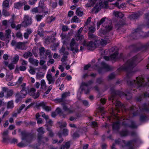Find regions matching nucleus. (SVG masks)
<instances>
[{"label":"nucleus","instance_id":"16","mask_svg":"<svg viewBox=\"0 0 149 149\" xmlns=\"http://www.w3.org/2000/svg\"><path fill=\"white\" fill-rule=\"evenodd\" d=\"M118 53L116 51L113 54H111L110 56H105L104 57V58L107 61H116V59L118 58Z\"/></svg>","mask_w":149,"mask_h":149},{"label":"nucleus","instance_id":"59","mask_svg":"<svg viewBox=\"0 0 149 149\" xmlns=\"http://www.w3.org/2000/svg\"><path fill=\"white\" fill-rule=\"evenodd\" d=\"M52 40H51L50 37H47L45 39V42L47 44H49L52 42Z\"/></svg>","mask_w":149,"mask_h":149},{"label":"nucleus","instance_id":"29","mask_svg":"<svg viewBox=\"0 0 149 149\" xmlns=\"http://www.w3.org/2000/svg\"><path fill=\"white\" fill-rule=\"evenodd\" d=\"M83 29L82 27L80 28L78 31V34L76 37V39L77 40H81L83 38V35L80 36L81 32L82 31Z\"/></svg>","mask_w":149,"mask_h":149},{"label":"nucleus","instance_id":"28","mask_svg":"<svg viewBox=\"0 0 149 149\" xmlns=\"http://www.w3.org/2000/svg\"><path fill=\"white\" fill-rule=\"evenodd\" d=\"M101 64L102 67L106 70L107 71H110L112 69L111 67L106 64L104 62H102Z\"/></svg>","mask_w":149,"mask_h":149},{"label":"nucleus","instance_id":"15","mask_svg":"<svg viewBox=\"0 0 149 149\" xmlns=\"http://www.w3.org/2000/svg\"><path fill=\"white\" fill-rule=\"evenodd\" d=\"M26 95V91H25V92L21 91L20 93H17L15 95V97H16L15 102L18 103L20 100V99L24 98Z\"/></svg>","mask_w":149,"mask_h":149},{"label":"nucleus","instance_id":"54","mask_svg":"<svg viewBox=\"0 0 149 149\" xmlns=\"http://www.w3.org/2000/svg\"><path fill=\"white\" fill-rule=\"evenodd\" d=\"M46 86V84L44 80L42 79L41 81V88L43 89Z\"/></svg>","mask_w":149,"mask_h":149},{"label":"nucleus","instance_id":"10","mask_svg":"<svg viewBox=\"0 0 149 149\" xmlns=\"http://www.w3.org/2000/svg\"><path fill=\"white\" fill-rule=\"evenodd\" d=\"M142 33L141 29L140 28H137L134 30V32L130 36V38L131 39H137L141 35Z\"/></svg>","mask_w":149,"mask_h":149},{"label":"nucleus","instance_id":"62","mask_svg":"<svg viewBox=\"0 0 149 149\" xmlns=\"http://www.w3.org/2000/svg\"><path fill=\"white\" fill-rule=\"evenodd\" d=\"M91 19V17H88V18L87 19L86 21L85 22V24L84 25V27H86V26L90 22Z\"/></svg>","mask_w":149,"mask_h":149},{"label":"nucleus","instance_id":"21","mask_svg":"<svg viewBox=\"0 0 149 149\" xmlns=\"http://www.w3.org/2000/svg\"><path fill=\"white\" fill-rule=\"evenodd\" d=\"M26 4L25 1H20L19 2L15 3L14 4V8L18 9H20L21 7Z\"/></svg>","mask_w":149,"mask_h":149},{"label":"nucleus","instance_id":"43","mask_svg":"<svg viewBox=\"0 0 149 149\" xmlns=\"http://www.w3.org/2000/svg\"><path fill=\"white\" fill-rule=\"evenodd\" d=\"M65 48L63 46L61 49L59 50L60 53H62L64 54L68 55V52L65 51Z\"/></svg>","mask_w":149,"mask_h":149},{"label":"nucleus","instance_id":"20","mask_svg":"<svg viewBox=\"0 0 149 149\" xmlns=\"http://www.w3.org/2000/svg\"><path fill=\"white\" fill-rule=\"evenodd\" d=\"M46 78L48 81L49 84H54L55 81V78L54 76H52V73H47L46 76Z\"/></svg>","mask_w":149,"mask_h":149},{"label":"nucleus","instance_id":"2","mask_svg":"<svg viewBox=\"0 0 149 149\" xmlns=\"http://www.w3.org/2000/svg\"><path fill=\"white\" fill-rule=\"evenodd\" d=\"M111 96L109 98L110 100H111L113 103L115 105L116 107L121 108L123 110L128 112L130 114H132L133 116H135L137 114V109L134 106L130 107L129 109H127L125 106L121 103L118 99L119 97L125 96L127 100H129L132 98V96L130 94V92H128L126 94L123 92L118 91L116 90L114 87L110 88Z\"/></svg>","mask_w":149,"mask_h":149},{"label":"nucleus","instance_id":"30","mask_svg":"<svg viewBox=\"0 0 149 149\" xmlns=\"http://www.w3.org/2000/svg\"><path fill=\"white\" fill-rule=\"evenodd\" d=\"M25 46V43L21 42H17L16 45V48L22 49H24Z\"/></svg>","mask_w":149,"mask_h":149},{"label":"nucleus","instance_id":"3","mask_svg":"<svg viewBox=\"0 0 149 149\" xmlns=\"http://www.w3.org/2000/svg\"><path fill=\"white\" fill-rule=\"evenodd\" d=\"M96 43H94L92 41L87 42L86 40H84L82 44L84 46L87 47L88 49L91 50L93 49H95L96 47V46L98 45L100 43L102 45H104L109 43V41L104 39H102L101 40H96Z\"/></svg>","mask_w":149,"mask_h":149},{"label":"nucleus","instance_id":"58","mask_svg":"<svg viewBox=\"0 0 149 149\" xmlns=\"http://www.w3.org/2000/svg\"><path fill=\"white\" fill-rule=\"evenodd\" d=\"M56 111L58 114H59L60 115H61L62 114H63V113L62 112V111L61 110V109L59 107H58L57 108L56 110Z\"/></svg>","mask_w":149,"mask_h":149},{"label":"nucleus","instance_id":"61","mask_svg":"<svg viewBox=\"0 0 149 149\" xmlns=\"http://www.w3.org/2000/svg\"><path fill=\"white\" fill-rule=\"evenodd\" d=\"M89 29V32H91V33H93L95 31V29L91 26V27H90L88 28Z\"/></svg>","mask_w":149,"mask_h":149},{"label":"nucleus","instance_id":"42","mask_svg":"<svg viewBox=\"0 0 149 149\" xmlns=\"http://www.w3.org/2000/svg\"><path fill=\"white\" fill-rule=\"evenodd\" d=\"M7 9H3L2 13L3 15L5 16H8L10 15L9 13L7 10Z\"/></svg>","mask_w":149,"mask_h":149},{"label":"nucleus","instance_id":"27","mask_svg":"<svg viewBox=\"0 0 149 149\" xmlns=\"http://www.w3.org/2000/svg\"><path fill=\"white\" fill-rule=\"evenodd\" d=\"M88 38L90 39H93L95 40L94 43H96V40H98L97 37L95 34H93V33L91 32H88Z\"/></svg>","mask_w":149,"mask_h":149},{"label":"nucleus","instance_id":"53","mask_svg":"<svg viewBox=\"0 0 149 149\" xmlns=\"http://www.w3.org/2000/svg\"><path fill=\"white\" fill-rule=\"evenodd\" d=\"M116 76V74L114 73H112L108 76V79L111 80L114 78Z\"/></svg>","mask_w":149,"mask_h":149},{"label":"nucleus","instance_id":"23","mask_svg":"<svg viewBox=\"0 0 149 149\" xmlns=\"http://www.w3.org/2000/svg\"><path fill=\"white\" fill-rule=\"evenodd\" d=\"M15 15L13 14L11 18L8 21V22L10 24L11 27L14 29L16 27L15 24L14 23V19Z\"/></svg>","mask_w":149,"mask_h":149},{"label":"nucleus","instance_id":"33","mask_svg":"<svg viewBox=\"0 0 149 149\" xmlns=\"http://www.w3.org/2000/svg\"><path fill=\"white\" fill-rule=\"evenodd\" d=\"M142 110L147 112L149 111V104H143Z\"/></svg>","mask_w":149,"mask_h":149},{"label":"nucleus","instance_id":"26","mask_svg":"<svg viewBox=\"0 0 149 149\" xmlns=\"http://www.w3.org/2000/svg\"><path fill=\"white\" fill-rule=\"evenodd\" d=\"M37 131L38 132V138H41L42 136V134H43L45 131L44 130V128L42 127H41L39 128L37 130Z\"/></svg>","mask_w":149,"mask_h":149},{"label":"nucleus","instance_id":"4","mask_svg":"<svg viewBox=\"0 0 149 149\" xmlns=\"http://www.w3.org/2000/svg\"><path fill=\"white\" fill-rule=\"evenodd\" d=\"M101 24L108 30H111L112 29L113 27L111 26V21L106 17L102 18L100 21L97 22V25L98 28L100 27Z\"/></svg>","mask_w":149,"mask_h":149},{"label":"nucleus","instance_id":"48","mask_svg":"<svg viewBox=\"0 0 149 149\" xmlns=\"http://www.w3.org/2000/svg\"><path fill=\"white\" fill-rule=\"evenodd\" d=\"M19 57L17 55H16L13 59L12 63L14 64H16L19 60Z\"/></svg>","mask_w":149,"mask_h":149},{"label":"nucleus","instance_id":"18","mask_svg":"<svg viewBox=\"0 0 149 149\" xmlns=\"http://www.w3.org/2000/svg\"><path fill=\"white\" fill-rule=\"evenodd\" d=\"M32 23L31 19L29 15H25L24 17V21L22 22V23L23 24H25V25H24V27L30 25Z\"/></svg>","mask_w":149,"mask_h":149},{"label":"nucleus","instance_id":"24","mask_svg":"<svg viewBox=\"0 0 149 149\" xmlns=\"http://www.w3.org/2000/svg\"><path fill=\"white\" fill-rule=\"evenodd\" d=\"M37 139L38 143L40 144L42 143L44 144L48 141V139L47 137H43V136H42L39 139L38 137V138Z\"/></svg>","mask_w":149,"mask_h":149},{"label":"nucleus","instance_id":"45","mask_svg":"<svg viewBox=\"0 0 149 149\" xmlns=\"http://www.w3.org/2000/svg\"><path fill=\"white\" fill-rule=\"evenodd\" d=\"M56 18L55 17H53L52 16L51 17H49L47 18V21L48 23H50L54 21Z\"/></svg>","mask_w":149,"mask_h":149},{"label":"nucleus","instance_id":"64","mask_svg":"<svg viewBox=\"0 0 149 149\" xmlns=\"http://www.w3.org/2000/svg\"><path fill=\"white\" fill-rule=\"evenodd\" d=\"M103 82V80L102 78H99L97 79L96 82L98 84H101Z\"/></svg>","mask_w":149,"mask_h":149},{"label":"nucleus","instance_id":"13","mask_svg":"<svg viewBox=\"0 0 149 149\" xmlns=\"http://www.w3.org/2000/svg\"><path fill=\"white\" fill-rule=\"evenodd\" d=\"M129 120L127 119H125V118L124 122H123L122 125L126 127H130L131 128H136L137 127L138 125H137L135 122L133 121H131V125H129L128 124Z\"/></svg>","mask_w":149,"mask_h":149},{"label":"nucleus","instance_id":"38","mask_svg":"<svg viewBox=\"0 0 149 149\" xmlns=\"http://www.w3.org/2000/svg\"><path fill=\"white\" fill-rule=\"evenodd\" d=\"M76 13V15L80 17H81L83 15V12L81 10L80 8H79L77 9Z\"/></svg>","mask_w":149,"mask_h":149},{"label":"nucleus","instance_id":"46","mask_svg":"<svg viewBox=\"0 0 149 149\" xmlns=\"http://www.w3.org/2000/svg\"><path fill=\"white\" fill-rule=\"evenodd\" d=\"M110 31V30H108V29H107L106 28H105L104 29H101L100 31V32L101 34L105 35L108 32H109Z\"/></svg>","mask_w":149,"mask_h":149},{"label":"nucleus","instance_id":"44","mask_svg":"<svg viewBox=\"0 0 149 149\" xmlns=\"http://www.w3.org/2000/svg\"><path fill=\"white\" fill-rule=\"evenodd\" d=\"M147 117L146 116L141 115L140 118V120L141 122H146L147 120Z\"/></svg>","mask_w":149,"mask_h":149},{"label":"nucleus","instance_id":"41","mask_svg":"<svg viewBox=\"0 0 149 149\" xmlns=\"http://www.w3.org/2000/svg\"><path fill=\"white\" fill-rule=\"evenodd\" d=\"M44 76V73L42 72H40L36 73V77L38 79L42 78Z\"/></svg>","mask_w":149,"mask_h":149},{"label":"nucleus","instance_id":"5","mask_svg":"<svg viewBox=\"0 0 149 149\" xmlns=\"http://www.w3.org/2000/svg\"><path fill=\"white\" fill-rule=\"evenodd\" d=\"M131 135L133 136L137 137L136 133L134 131H132L130 133ZM139 138L136 137V138L133 140L127 142L126 145V147L127 149H134L133 146H134L136 144L139 143Z\"/></svg>","mask_w":149,"mask_h":149},{"label":"nucleus","instance_id":"63","mask_svg":"<svg viewBox=\"0 0 149 149\" xmlns=\"http://www.w3.org/2000/svg\"><path fill=\"white\" fill-rule=\"evenodd\" d=\"M13 63H12L8 65V67L10 70L13 69L14 68V65Z\"/></svg>","mask_w":149,"mask_h":149},{"label":"nucleus","instance_id":"57","mask_svg":"<svg viewBox=\"0 0 149 149\" xmlns=\"http://www.w3.org/2000/svg\"><path fill=\"white\" fill-rule=\"evenodd\" d=\"M45 57H43V58H46L47 56H50V54L51 53V52L50 51V50L47 49L46 51H45Z\"/></svg>","mask_w":149,"mask_h":149},{"label":"nucleus","instance_id":"35","mask_svg":"<svg viewBox=\"0 0 149 149\" xmlns=\"http://www.w3.org/2000/svg\"><path fill=\"white\" fill-rule=\"evenodd\" d=\"M32 54L30 52L28 51L25 52L23 55V57L25 58H27L29 57L32 56Z\"/></svg>","mask_w":149,"mask_h":149},{"label":"nucleus","instance_id":"49","mask_svg":"<svg viewBox=\"0 0 149 149\" xmlns=\"http://www.w3.org/2000/svg\"><path fill=\"white\" fill-rule=\"evenodd\" d=\"M72 138L73 139L76 138H78L79 136V132L78 131L75 132L74 133L72 136Z\"/></svg>","mask_w":149,"mask_h":149},{"label":"nucleus","instance_id":"39","mask_svg":"<svg viewBox=\"0 0 149 149\" xmlns=\"http://www.w3.org/2000/svg\"><path fill=\"white\" fill-rule=\"evenodd\" d=\"M114 14L115 16L117 17H119L120 18L123 17L124 16V15L122 13L119 12H114Z\"/></svg>","mask_w":149,"mask_h":149},{"label":"nucleus","instance_id":"1","mask_svg":"<svg viewBox=\"0 0 149 149\" xmlns=\"http://www.w3.org/2000/svg\"><path fill=\"white\" fill-rule=\"evenodd\" d=\"M139 58V55H137L127 60V62L120 68L121 70L127 72L126 78L127 84L137 88L145 86H149V78L137 77H136V80L129 79L134 74L135 71H133V69L140 61Z\"/></svg>","mask_w":149,"mask_h":149},{"label":"nucleus","instance_id":"51","mask_svg":"<svg viewBox=\"0 0 149 149\" xmlns=\"http://www.w3.org/2000/svg\"><path fill=\"white\" fill-rule=\"evenodd\" d=\"M13 107V101H10L8 102L7 106L8 108H12Z\"/></svg>","mask_w":149,"mask_h":149},{"label":"nucleus","instance_id":"7","mask_svg":"<svg viewBox=\"0 0 149 149\" xmlns=\"http://www.w3.org/2000/svg\"><path fill=\"white\" fill-rule=\"evenodd\" d=\"M22 140H25L28 143H31L33 139V135L25 131H22L21 132Z\"/></svg>","mask_w":149,"mask_h":149},{"label":"nucleus","instance_id":"25","mask_svg":"<svg viewBox=\"0 0 149 149\" xmlns=\"http://www.w3.org/2000/svg\"><path fill=\"white\" fill-rule=\"evenodd\" d=\"M29 62L31 64L36 66L38 65L39 61L38 60L34 59L33 58H29Z\"/></svg>","mask_w":149,"mask_h":149},{"label":"nucleus","instance_id":"37","mask_svg":"<svg viewBox=\"0 0 149 149\" xmlns=\"http://www.w3.org/2000/svg\"><path fill=\"white\" fill-rule=\"evenodd\" d=\"M95 3V1L93 0H89L88 3L86 4V6L87 7H91Z\"/></svg>","mask_w":149,"mask_h":149},{"label":"nucleus","instance_id":"19","mask_svg":"<svg viewBox=\"0 0 149 149\" xmlns=\"http://www.w3.org/2000/svg\"><path fill=\"white\" fill-rule=\"evenodd\" d=\"M11 31L10 29H8L6 31V33L4 34V36L5 38V40L7 43H8L11 38V36L10 35Z\"/></svg>","mask_w":149,"mask_h":149},{"label":"nucleus","instance_id":"50","mask_svg":"<svg viewBox=\"0 0 149 149\" xmlns=\"http://www.w3.org/2000/svg\"><path fill=\"white\" fill-rule=\"evenodd\" d=\"M43 17L42 15H37L35 16V18L38 22L40 21Z\"/></svg>","mask_w":149,"mask_h":149},{"label":"nucleus","instance_id":"60","mask_svg":"<svg viewBox=\"0 0 149 149\" xmlns=\"http://www.w3.org/2000/svg\"><path fill=\"white\" fill-rule=\"evenodd\" d=\"M124 24L123 22L118 23L116 24V27L117 28V29H118L120 27Z\"/></svg>","mask_w":149,"mask_h":149},{"label":"nucleus","instance_id":"22","mask_svg":"<svg viewBox=\"0 0 149 149\" xmlns=\"http://www.w3.org/2000/svg\"><path fill=\"white\" fill-rule=\"evenodd\" d=\"M71 141L63 142L61 146L60 149H69L70 147Z\"/></svg>","mask_w":149,"mask_h":149},{"label":"nucleus","instance_id":"47","mask_svg":"<svg viewBox=\"0 0 149 149\" xmlns=\"http://www.w3.org/2000/svg\"><path fill=\"white\" fill-rule=\"evenodd\" d=\"M13 75L10 74H7L6 76V80L7 81H10L13 79Z\"/></svg>","mask_w":149,"mask_h":149},{"label":"nucleus","instance_id":"52","mask_svg":"<svg viewBox=\"0 0 149 149\" xmlns=\"http://www.w3.org/2000/svg\"><path fill=\"white\" fill-rule=\"evenodd\" d=\"M42 30L43 29L41 28H40L38 29L37 31L38 34L39 35L40 37L43 36V34L42 33Z\"/></svg>","mask_w":149,"mask_h":149},{"label":"nucleus","instance_id":"12","mask_svg":"<svg viewBox=\"0 0 149 149\" xmlns=\"http://www.w3.org/2000/svg\"><path fill=\"white\" fill-rule=\"evenodd\" d=\"M45 0H41L40 1L39 3L38 8L40 9V12H43L45 14H47L48 13V10L45 11L46 7L44 3Z\"/></svg>","mask_w":149,"mask_h":149},{"label":"nucleus","instance_id":"11","mask_svg":"<svg viewBox=\"0 0 149 149\" xmlns=\"http://www.w3.org/2000/svg\"><path fill=\"white\" fill-rule=\"evenodd\" d=\"M78 46V45L76 44L75 40L73 38L72 39L70 43V50L72 52L74 51L75 52H78L79 51Z\"/></svg>","mask_w":149,"mask_h":149},{"label":"nucleus","instance_id":"40","mask_svg":"<svg viewBox=\"0 0 149 149\" xmlns=\"http://www.w3.org/2000/svg\"><path fill=\"white\" fill-rule=\"evenodd\" d=\"M31 11L33 14L34 13H41L42 12H40V9L38 8V7H36L33 8L31 10Z\"/></svg>","mask_w":149,"mask_h":149},{"label":"nucleus","instance_id":"32","mask_svg":"<svg viewBox=\"0 0 149 149\" xmlns=\"http://www.w3.org/2000/svg\"><path fill=\"white\" fill-rule=\"evenodd\" d=\"M3 9H8L9 7V2L6 0L4 1L2 4Z\"/></svg>","mask_w":149,"mask_h":149},{"label":"nucleus","instance_id":"36","mask_svg":"<svg viewBox=\"0 0 149 149\" xmlns=\"http://www.w3.org/2000/svg\"><path fill=\"white\" fill-rule=\"evenodd\" d=\"M40 55L41 56H43L44 53L46 51L45 49L43 47H41L39 49Z\"/></svg>","mask_w":149,"mask_h":149},{"label":"nucleus","instance_id":"34","mask_svg":"<svg viewBox=\"0 0 149 149\" xmlns=\"http://www.w3.org/2000/svg\"><path fill=\"white\" fill-rule=\"evenodd\" d=\"M128 131L126 129L123 130L120 132V134L122 136H125L127 135Z\"/></svg>","mask_w":149,"mask_h":149},{"label":"nucleus","instance_id":"8","mask_svg":"<svg viewBox=\"0 0 149 149\" xmlns=\"http://www.w3.org/2000/svg\"><path fill=\"white\" fill-rule=\"evenodd\" d=\"M108 1H106L104 2H102L100 0L98 3H97L94 7V8L97 10L96 11V13H97L99 10L101 8L106 9L108 8Z\"/></svg>","mask_w":149,"mask_h":149},{"label":"nucleus","instance_id":"55","mask_svg":"<svg viewBox=\"0 0 149 149\" xmlns=\"http://www.w3.org/2000/svg\"><path fill=\"white\" fill-rule=\"evenodd\" d=\"M79 22V18L77 17L76 16H75L73 17L71 21V22Z\"/></svg>","mask_w":149,"mask_h":149},{"label":"nucleus","instance_id":"31","mask_svg":"<svg viewBox=\"0 0 149 149\" xmlns=\"http://www.w3.org/2000/svg\"><path fill=\"white\" fill-rule=\"evenodd\" d=\"M61 105H62L63 109L65 111H67L68 113H70L73 112V111L71 110L70 108L68 107L65 104L62 103Z\"/></svg>","mask_w":149,"mask_h":149},{"label":"nucleus","instance_id":"14","mask_svg":"<svg viewBox=\"0 0 149 149\" xmlns=\"http://www.w3.org/2000/svg\"><path fill=\"white\" fill-rule=\"evenodd\" d=\"M143 13L141 11H138L136 13H133L131 15H129L128 17L131 20H136L140 16L142 15Z\"/></svg>","mask_w":149,"mask_h":149},{"label":"nucleus","instance_id":"6","mask_svg":"<svg viewBox=\"0 0 149 149\" xmlns=\"http://www.w3.org/2000/svg\"><path fill=\"white\" fill-rule=\"evenodd\" d=\"M113 115L115 118H116L118 120V121L114 122L113 124V130L118 131L120 127V124L121 123H122L123 122H124L125 118H119L118 116L115 114L113 112L112 114Z\"/></svg>","mask_w":149,"mask_h":149},{"label":"nucleus","instance_id":"17","mask_svg":"<svg viewBox=\"0 0 149 149\" xmlns=\"http://www.w3.org/2000/svg\"><path fill=\"white\" fill-rule=\"evenodd\" d=\"M70 93L69 92H65L63 93L61 95V97L60 98H56V100L57 102H64L65 100V99L67 96L69 95Z\"/></svg>","mask_w":149,"mask_h":149},{"label":"nucleus","instance_id":"56","mask_svg":"<svg viewBox=\"0 0 149 149\" xmlns=\"http://www.w3.org/2000/svg\"><path fill=\"white\" fill-rule=\"evenodd\" d=\"M25 105L24 104H22L20 107L18 109H17V113L18 114L20 113L21 111L25 107Z\"/></svg>","mask_w":149,"mask_h":149},{"label":"nucleus","instance_id":"9","mask_svg":"<svg viewBox=\"0 0 149 149\" xmlns=\"http://www.w3.org/2000/svg\"><path fill=\"white\" fill-rule=\"evenodd\" d=\"M130 48L133 49V51L134 52L140 50L144 51L149 49V42L146 44L141 45L139 47L135 45H132L130 47Z\"/></svg>","mask_w":149,"mask_h":149}]
</instances>
